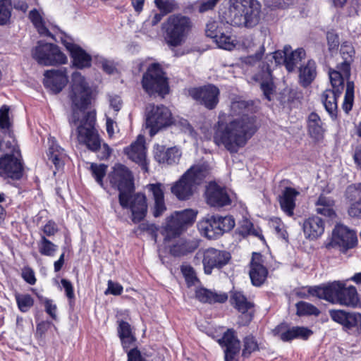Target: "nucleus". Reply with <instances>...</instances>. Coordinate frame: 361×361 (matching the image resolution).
<instances>
[{
    "label": "nucleus",
    "mask_w": 361,
    "mask_h": 361,
    "mask_svg": "<svg viewBox=\"0 0 361 361\" xmlns=\"http://www.w3.org/2000/svg\"><path fill=\"white\" fill-rule=\"evenodd\" d=\"M231 114L238 118L225 123L224 114H220L216 126L214 140L217 145H222L231 152H236L245 145L248 133V103L235 101L231 105Z\"/></svg>",
    "instance_id": "obj_1"
},
{
    "label": "nucleus",
    "mask_w": 361,
    "mask_h": 361,
    "mask_svg": "<svg viewBox=\"0 0 361 361\" xmlns=\"http://www.w3.org/2000/svg\"><path fill=\"white\" fill-rule=\"evenodd\" d=\"M308 293L320 300H324L331 304H340L354 307L359 299L357 289L353 286L345 287L341 281L322 283L308 287Z\"/></svg>",
    "instance_id": "obj_2"
},
{
    "label": "nucleus",
    "mask_w": 361,
    "mask_h": 361,
    "mask_svg": "<svg viewBox=\"0 0 361 361\" xmlns=\"http://www.w3.org/2000/svg\"><path fill=\"white\" fill-rule=\"evenodd\" d=\"M193 27L191 18L181 13L172 14L161 25L166 45L173 49L187 41Z\"/></svg>",
    "instance_id": "obj_3"
},
{
    "label": "nucleus",
    "mask_w": 361,
    "mask_h": 361,
    "mask_svg": "<svg viewBox=\"0 0 361 361\" xmlns=\"http://www.w3.org/2000/svg\"><path fill=\"white\" fill-rule=\"evenodd\" d=\"M71 87L69 96L72 102L73 114L69 122L77 125L80 113L87 109L90 103L91 90L85 78L77 71L72 74Z\"/></svg>",
    "instance_id": "obj_4"
},
{
    "label": "nucleus",
    "mask_w": 361,
    "mask_h": 361,
    "mask_svg": "<svg viewBox=\"0 0 361 361\" xmlns=\"http://www.w3.org/2000/svg\"><path fill=\"white\" fill-rule=\"evenodd\" d=\"M209 169L205 165H196L191 166L176 181L171 188V192L179 200H189L193 195L196 185L208 176Z\"/></svg>",
    "instance_id": "obj_5"
},
{
    "label": "nucleus",
    "mask_w": 361,
    "mask_h": 361,
    "mask_svg": "<svg viewBox=\"0 0 361 361\" xmlns=\"http://www.w3.org/2000/svg\"><path fill=\"white\" fill-rule=\"evenodd\" d=\"M96 113L94 111L87 112L77 127V139L92 152H97L100 148L102 139L95 128Z\"/></svg>",
    "instance_id": "obj_6"
},
{
    "label": "nucleus",
    "mask_w": 361,
    "mask_h": 361,
    "mask_svg": "<svg viewBox=\"0 0 361 361\" xmlns=\"http://www.w3.org/2000/svg\"><path fill=\"white\" fill-rule=\"evenodd\" d=\"M111 185L119 191L118 200L121 206H128L129 193L134 190L133 177L129 169L122 164H116L109 176Z\"/></svg>",
    "instance_id": "obj_7"
},
{
    "label": "nucleus",
    "mask_w": 361,
    "mask_h": 361,
    "mask_svg": "<svg viewBox=\"0 0 361 361\" xmlns=\"http://www.w3.org/2000/svg\"><path fill=\"white\" fill-rule=\"evenodd\" d=\"M197 212L191 209L176 212L166 219V224L162 227L161 233L164 241H169L178 236L188 226L195 220Z\"/></svg>",
    "instance_id": "obj_8"
},
{
    "label": "nucleus",
    "mask_w": 361,
    "mask_h": 361,
    "mask_svg": "<svg viewBox=\"0 0 361 361\" xmlns=\"http://www.w3.org/2000/svg\"><path fill=\"white\" fill-rule=\"evenodd\" d=\"M329 74L331 89H326L322 92L321 100L325 110L335 119L338 116V99L344 90L346 79L338 71H329Z\"/></svg>",
    "instance_id": "obj_9"
},
{
    "label": "nucleus",
    "mask_w": 361,
    "mask_h": 361,
    "mask_svg": "<svg viewBox=\"0 0 361 361\" xmlns=\"http://www.w3.org/2000/svg\"><path fill=\"white\" fill-rule=\"evenodd\" d=\"M235 226L231 216H208L197 224L200 233L208 239H215L230 231Z\"/></svg>",
    "instance_id": "obj_10"
},
{
    "label": "nucleus",
    "mask_w": 361,
    "mask_h": 361,
    "mask_svg": "<svg viewBox=\"0 0 361 361\" xmlns=\"http://www.w3.org/2000/svg\"><path fill=\"white\" fill-rule=\"evenodd\" d=\"M142 86L149 94L164 95L169 92L167 78L158 63H152L142 75Z\"/></svg>",
    "instance_id": "obj_11"
},
{
    "label": "nucleus",
    "mask_w": 361,
    "mask_h": 361,
    "mask_svg": "<svg viewBox=\"0 0 361 361\" xmlns=\"http://www.w3.org/2000/svg\"><path fill=\"white\" fill-rule=\"evenodd\" d=\"M228 6L219 10V18L233 26H246L248 22V0H228Z\"/></svg>",
    "instance_id": "obj_12"
},
{
    "label": "nucleus",
    "mask_w": 361,
    "mask_h": 361,
    "mask_svg": "<svg viewBox=\"0 0 361 361\" xmlns=\"http://www.w3.org/2000/svg\"><path fill=\"white\" fill-rule=\"evenodd\" d=\"M32 54L39 64L44 66L64 64L67 61L66 55L56 45L51 43L38 42Z\"/></svg>",
    "instance_id": "obj_13"
},
{
    "label": "nucleus",
    "mask_w": 361,
    "mask_h": 361,
    "mask_svg": "<svg viewBox=\"0 0 361 361\" xmlns=\"http://www.w3.org/2000/svg\"><path fill=\"white\" fill-rule=\"evenodd\" d=\"M171 123V114L167 107L164 105H149L147 108L145 125L149 129L151 136Z\"/></svg>",
    "instance_id": "obj_14"
},
{
    "label": "nucleus",
    "mask_w": 361,
    "mask_h": 361,
    "mask_svg": "<svg viewBox=\"0 0 361 361\" xmlns=\"http://www.w3.org/2000/svg\"><path fill=\"white\" fill-rule=\"evenodd\" d=\"M330 245L338 248L345 254L349 250L355 248L357 245L356 232L343 225H336L333 230Z\"/></svg>",
    "instance_id": "obj_15"
},
{
    "label": "nucleus",
    "mask_w": 361,
    "mask_h": 361,
    "mask_svg": "<svg viewBox=\"0 0 361 361\" xmlns=\"http://www.w3.org/2000/svg\"><path fill=\"white\" fill-rule=\"evenodd\" d=\"M219 94V88L211 84L189 90V94L193 99L209 110L217 106Z\"/></svg>",
    "instance_id": "obj_16"
},
{
    "label": "nucleus",
    "mask_w": 361,
    "mask_h": 361,
    "mask_svg": "<svg viewBox=\"0 0 361 361\" xmlns=\"http://www.w3.org/2000/svg\"><path fill=\"white\" fill-rule=\"evenodd\" d=\"M272 334L283 342H290L294 339L307 341L313 334V331L306 326L290 327L288 323L283 322L272 330Z\"/></svg>",
    "instance_id": "obj_17"
},
{
    "label": "nucleus",
    "mask_w": 361,
    "mask_h": 361,
    "mask_svg": "<svg viewBox=\"0 0 361 361\" xmlns=\"http://www.w3.org/2000/svg\"><path fill=\"white\" fill-rule=\"evenodd\" d=\"M22 156L2 154L0 157V177L19 180L23 176Z\"/></svg>",
    "instance_id": "obj_18"
},
{
    "label": "nucleus",
    "mask_w": 361,
    "mask_h": 361,
    "mask_svg": "<svg viewBox=\"0 0 361 361\" xmlns=\"http://www.w3.org/2000/svg\"><path fill=\"white\" fill-rule=\"evenodd\" d=\"M231 259L229 252L213 247L203 252L202 264L206 274H211L214 269H220L226 265Z\"/></svg>",
    "instance_id": "obj_19"
},
{
    "label": "nucleus",
    "mask_w": 361,
    "mask_h": 361,
    "mask_svg": "<svg viewBox=\"0 0 361 361\" xmlns=\"http://www.w3.org/2000/svg\"><path fill=\"white\" fill-rule=\"evenodd\" d=\"M340 54L343 61L338 63L336 69H330L329 71H338L344 79L349 80L351 75V65L354 61L355 51L352 43L345 41L341 43Z\"/></svg>",
    "instance_id": "obj_20"
},
{
    "label": "nucleus",
    "mask_w": 361,
    "mask_h": 361,
    "mask_svg": "<svg viewBox=\"0 0 361 361\" xmlns=\"http://www.w3.org/2000/svg\"><path fill=\"white\" fill-rule=\"evenodd\" d=\"M145 139L142 135L137 136V140L129 147L125 148L124 152L128 157L133 161L138 164L145 172L148 171L146 159Z\"/></svg>",
    "instance_id": "obj_21"
},
{
    "label": "nucleus",
    "mask_w": 361,
    "mask_h": 361,
    "mask_svg": "<svg viewBox=\"0 0 361 361\" xmlns=\"http://www.w3.org/2000/svg\"><path fill=\"white\" fill-rule=\"evenodd\" d=\"M44 75V86L55 94L60 92L68 82L66 70L63 68L47 71Z\"/></svg>",
    "instance_id": "obj_22"
},
{
    "label": "nucleus",
    "mask_w": 361,
    "mask_h": 361,
    "mask_svg": "<svg viewBox=\"0 0 361 361\" xmlns=\"http://www.w3.org/2000/svg\"><path fill=\"white\" fill-rule=\"evenodd\" d=\"M345 197L350 203L348 209V215L361 219V183L348 185L345 192Z\"/></svg>",
    "instance_id": "obj_23"
},
{
    "label": "nucleus",
    "mask_w": 361,
    "mask_h": 361,
    "mask_svg": "<svg viewBox=\"0 0 361 361\" xmlns=\"http://www.w3.org/2000/svg\"><path fill=\"white\" fill-rule=\"evenodd\" d=\"M302 228L306 239L315 240L324 234L325 221L321 217L312 215L304 219Z\"/></svg>",
    "instance_id": "obj_24"
},
{
    "label": "nucleus",
    "mask_w": 361,
    "mask_h": 361,
    "mask_svg": "<svg viewBox=\"0 0 361 361\" xmlns=\"http://www.w3.org/2000/svg\"><path fill=\"white\" fill-rule=\"evenodd\" d=\"M218 343L221 347L225 348V361H237L235 356L240 351V345L233 329H228L222 338L218 340Z\"/></svg>",
    "instance_id": "obj_25"
},
{
    "label": "nucleus",
    "mask_w": 361,
    "mask_h": 361,
    "mask_svg": "<svg viewBox=\"0 0 361 361\" xmlns=\"http://www.w3.org/2000/svg\"><path fill=\"white\" fill-rule=\"evenodd\" d=\"M206 198L207 203L212 207H224L231 203L225 188L216 183H210L207 187Z\"/></svg>",
    "instance_id": "obj_26"
},
{
    "label": "nucleus",
    "mask_w": 361,
    "mask_h": 361,
    "mask_svg": "<svg viewBox=\"0 0 361 361\" xmlns=\"http://www.w3.org/2000/svg\"><path fill=\"white\" fill-rule=\"evenodd\" d=\"M132 212V220L135 223L142 221L147 214V204L146 197L142 193H136L132 195L129 193L128 206Z\"/></svg>",
    "instance_id": "obj_27"
},
{
    "label": "nucleus",
    "mask_w": 361,
    "mask_h": 361,
    "mask_svg": "<svg viewBox=\"0 0 361 361\" xmlns=\"http://www.w3.org/2000/svg\"><path fill=\"white\" fill-rule=\"evenodd\" d=\"M300 192L294 188L287 186L278 197L281 209L288 216L294 214L296 207V198Z\"/></svg>",
    "instance_id": "obj_28"
},
{
    "label": "nucleus",
    "mask_w": 361,
    "mask_h": 361,
    "mask_svg": "<svg viewBox=\"0 0 361 361\" xmlns=\"http://www.w3.org/2000/svg\"><path fill=\"white\" fill-rule=\"evenodd\" d=\"M331 189L327 188L323 190V192L319 195L315 202L316 212L317 214L334 219L336 217V213L334 209L335 200L331 197H327L324 192L330 193Z\"/></svg>",
    "instance_id": "obj_29"
},
{
    "label": "nucleus",
    "mask_w": 361,
    "mask_h": 361,
    "mask_svg": "<svg viewBox=\"0 0 361 361\" xmlns=\"http://www.w3.org/2000/svg\"><path fill=\"white\" fill-rule=\"evenodd\" d=\"M317 66L314 60L308 59L298 67V82L302 87L310 86L317 75Z\"/></svg>",
    "instance_id": "obj_30"
},
{
    "label": "nucleus",
    "mask_w": 361,
    "mask_h": 361,
    "mask_svg": "<svg viewBox=\"0 0 361 361\" xmlns=\"http://www.w3.org/2000/svg\"><path fill=\"white\" fill-rule=\"evenodd\" d=\"M154 155L159 163L173 164L178 163L181 153L176 147L166 149L164 145H157L154 146Z\"/></svg>",
    "instance_id": "obj_31"
},
{
    "label": "nucleus",
    "mask_w": 361,
    "mask_h": 361,
    "mask_svg": "<svg viewBox=\"0 0 361 361\" xmlns=\"http://www.w3.org/2000/svg\"><path fill=\"white\" fill-rule=\"evenodd\" d=\"M63 43L67 50L70 52L75 66L78 68H83L91 66V56L82 49L78 45L68 42L66 40H64Z\"/></svg>",
    "instance_id": "obj_32"
},
{
    "label": "nucleus",
    "mask_w": 361,
    "mask_h": 361,
    "mask_svg": "<svg viewBox=\"0 0 361 361\" xmlns=\"http://www.w3.org/2000/svg\"><path fill=\"white\" fill-rule=\"evenodd\" d=\"M148 192L152 193L154 201L153 215L155 217L160 216L166 209L164 202V186L161 183H151L146 186Z\"/></svg>",
    "instance_id": "obj_33"
},
{
    "label": "nucleus",
    "mask_w": 361,
    "mask_h": 361,
    "mask_svg": "<svg viewBox=\"0 0 361 361\" xmlns=\"http://www.w3.org/2000/svg\"><path fill=\"white\" fill-rule=\"evenodd\" d=\"M199 247V240L179 238L169 247L170 254L174 257H181L194 252Z\"/></svg>",
    "instance_id": "obj_34"
},
{
    "label": "nucleus",
    "mask_w": 361,
    "mask_h": 361,
    "mask_svg": "<svg viewBox=\"0 0 361 361\" xmlns=\"http://www.w3.org/2000/svg\"><path fill=\"white\" fill-rule=\"evenodd\" d=\"M329 316L336 323L342 326V329L348 333L350 328L355 324L356 312H347L343 310H330Z\"/></svg>",
    "instance_id": "obj_35"
},
{
    "label": "nucleus",
    "mask_w": 361,
    "mask_h": 361,
    "mask_svg": "<svg viewBox=\"0 0 361 361\" xmlns=\"http://www.w3.org/2000/svg\"><path fill=\"white\" fill-rule=\"evenodd\" d=\"M196 298L204 303H224L228 300V295L226 293L212 291L211 290L200 288L195 292Z\"/></svg>",
    "instance_id": "obj_36"
},
{
    "label": "nucleus",
    "mask_w": 361,
    "mask_h": 361,
    "mask_svg": "<svg viewBox=\"0 0 361 361\" xmlns=\"http://www.w3.org/2000/svg\"><path fill=\"white\" fill-rule=\"evenodd\" d=\"M3 138L0 140V151L3 154H11L21 157V152L13 132L1 133Z\"/></svg>",
    "instance_id": "obj_37"
},
{
    "label": "nucleus",
    "mask_w": 361,
    "mask_h": 361,
    "mask_svg": "<svg viewBox=\"0 0 361 361\" xmlns=\"http://www.w3.org/2000/svg\"><path fill=\"white\" fill-rule=\"evenodd\" d=\"M307 130L310 136L314 140L319 141L324 138L325 130L319 116L315 112H312L308 116Z\"/></svg>",
    "instance_id": "obj_38"
},
{
    "label": "nucleus",
    "mask_w": 361,
    "mask_h": 361,
    "mask_svg": "<svg viewBox=\"0 0 361 361\" xmlns=\"http://www.w3.org/2000/svg\"><path fill=\"white\" fill-rule=\"evenodd\" d=\"M306 57V51L304 48H298L289 54H286L284 61V66L288 73H292L295 70L298 62L302 61Z\"/></svg>",
    "instance_id": "obj_39"
},
{
    "label": "nucleus",
    "mask_w": 361,
    "mask_h": 361,
    "mask_svg": "<svg viewBox=\"0 0 361 361\" xmlns=\"http://www.w3.org/2000/svg\"><path fill=\"white\" fill-rule=\"evenodd\" d=\"M230 302L231 305L242 314L248 311V301L246 296L240 291L231 292Z\"/></svg>",
    "instance_id": "obj_40"
},
{
    "label": "nucleus",
    "mask_w": 361,
    "mask_h": 361,
    "mask_svg": "<svg viewBox=\"0 0 361 361\" xmlns=\"http://www.w3.org/2000/svg\"><path fill=\"white\" fill-rule=\"evenodd\" d=\"M47 156L49 160L55 166L56 169H59L63 166V158L64 156L63 149L54 141L51 142L49 147Z\"/></svg>",
    "instance_id": "obj_41"
},
{
    "label": "nucleus",
    "mask_w": 361,
    "mask_h": 361,
    "mask_svg": "<svg viewBox=\"0 0 361 361\" xmlns=\"http://www.w3.org/2000/svg\"><path fill=\"white\" fill-rule=\"evenodd\" d=\"M268 269L266 267L250 269V279L253 286H262L268 276Z\"/></svg>",
    "instance_id": "obj_42"
},
{
    "label": "nucleus",
    "mask_w": 361,
    "mask_h": 361,
    "mask_svg": "<svg viewBox=\"0 0 361 361\" xmlns=\"http://www.w3.org/2000/svg\"><path fill=\"white\" fill-rule=\"evenodd\" d=\"M296 314L299 317L304 316H315L318 317L321 312L313 304L305 302L299 301L295 304Z\"/></svg>",
    "instance_id": "obj_43"
},
{
    "label": "nucleus",
    "mask_w": 361,
    "mask_h": 361,
    "mask_svg": "<svg viewBox=\"0 0 361 361\" xmlns=\"http://www.w3.org/2000/svg\"><path fill=\"white\" fill-rule=\"evenodd\" d=\"M29 18L30 19L31 22L33 23L34 26L41 35L54 38V36L51 35L49 30L45 27L42 16L36 9H34L30 12Z\"/></svg>",
    "instance_id": "obj_44"
},
{
    "label": "nucleus",
    "mask_w": 361,
    "mask_h": 361,
    "mask_svg": "<svg viewBox=\"0 0 361 361\" xmlns=\"http://www.w3.org/2000/svg\"><path fill=\"white\" fill-rule=\"evenodd\" d=\"M346 90L342 104V109L346 114L352 110L354 104V82L346 80Z\"/></svg>",
    "instance_id": "obj_45"
},
{
    "label": "nucleus",
    "mask_w": 361,
    "mask_h": 361,
    "mask_svg": "<svg viewBox=\"0 0 361 361\" xmlns=\"http://www.w3.org/2000/svg\"><path fill=\"white\" fill-rule=\"evenodd\" d=\"M262 14L261 4L257 0H250V27L259 24Z\"/></svg>",
    "instance_id": "obj_46"
},
{
    "label": "nucleus",
    "mask_w": 361,
    "mask_h": 361,
    "mask_svg": "<svg viewBox=\"0 0 361 361\" xmlns=\"http://www.w3.org/2000/svg\"><path fill=\"white\" fill-rule=\"evenodd\" d=\"M37 245L39 253L44 256H54L58 248L56 245L48 240L44 235L41 236Z\"/></svg>",
    "instance_id": "obj_47"
},
{
    "label": "nucleus",
    "mask_w": 361,
    "mask_h": 361,
    "mask_svg": "<svg viewBox=\"0 0 361 361\" xmlns=\"http://www.w3.org/2000/svg\"><path fill=\"white\" fill-rule=\"evenodd\" d=\"M9 107L6 105H3L0 108V137L1 133L13 132L11 130V123L9 118Z\"/></svg>",
    "instance_id": "obj_48"
},
{
    "label": "nucleus",
    "mask_w": 361,
    "mask_h": 361,
    "mask_svg": "<svg viewBox=\"0 0 361 361\" xmlns=\"http://www.w3.org/2000/svg\"><path fill=\"white\" fill-rule=\"evenodd\" d=\"M11 11V0H0V25H6L10 21Z\"/></svg>",
    "instance_id": "obj_49"
},
{
    "label": "nucleus",
    "mask_w": 361,
    "mask_h": 361,
    "mask_svg": "<svg viewBox=\"0 0 361 361\" xmlns=\"http://www.w3.org/2000/svg\"><path fill=\"white\" fill-rule=\"evenodd\" d=\"M16 300L19 310L23 312H27L34 304V300L29 294L16 293Z\"/></svg>",
    "instance_id": "obj_50"
},
{
    "label": "nucleus",
    "mask_w": 361,
    "mask_h": 361,
    "mask_svg": "<svg viewBox=\"0 0 361 361\" xmlns=\"http://www.w3.org/2000/svg\"><path fill=\"white\" fill-rule=\"evenodd\" d=\"M223 22L210 21L206 25V35L208 37L213 39L214 41L221 33L223 30Z\"/></svg>",
    "instance_id": "obj_51"
},
{
    "label": "nucleus",
    "mask_w": 361,
    "mask_h": 361,
    "mask_svg": "<svg viewBox=\"0 0 361 361\" xmlns=\"http://www.w3.org/2000/svg\"><path fill=\"white\" fill-rule=\"evenodd\" d=\"M156 6L164 13L167 14L179 9V4L176 0H154Z\"/></svg>",
    "instance_id": "obj_52"
},
{
    "label": "nucleus",
    "mask_w": 361,
    "mask_h": 361,
    "mask_svg": "<svg viewBox=\"0 0 361 361\" xmlns=\"http://www.w3.org/2000/svg\"><path fill=\"white\" fill-rule=\"evenodd\" d=\"M90 171L93 177L95 178L96 181L101 185L103 186V178L106 175L107 166L104 164H94L92 163L90 165Z\"/></svg>",
    "instance_id": "obj_53"
},
{
    "label": "nucleus",
    "mask_w": 361,
    "mask_h": 361,
    "mask_svg": "<svg viewBox=\"0 0 361 361\" xmlns=\"http://www.w3.org/2000/svg\"><path fill=\"white\" fill-rule=\"evenodd\" d=\"M326 38L328 45V50L330 53L337 51L340 44L339 36L334 29L329 30L326 33Z\"/></svg>",
    "instance_id": "obj_54"
},
{
    "label": "nucleus",
    "mask_w": 361,
    "mask_h": 361,
    "mask_svg": "<svg viewBox=\"0 0 361 361\" xmlns=\"http://www.w3.org/2000/svg\"><path fill=\"white\" fill-rule=\"evenodd\" d=\"M219 48L232 50L235 47L234 40L231 38V35L226 34L224 32L221 33L214 41Z\"/></svg>",
    "instance_id": "obj_55"
},
{
    "label": "nucleus",
    "mask_w": 361,
    "mask_h": 361,
    "mask_svg": "<svg viewBox=\"0 0 361 361\" xmlns=\"http://www.w3.org/2000/svg\"><path fill=\"white\" fill-rule=\"evenodd\" d=\"M275 85L271 79L262 80L260 82V89L264 98L269 102L272 100V95L275 92Z\"/></svg>",
    "instance_id": "obj_56"
},
{
    "label": "nucleus",
    "mask_w": 361,
    "mask_h": 361,
    "mask_svg": "<svg viewBox=\"0 0 361 361\" xmlns=\"http://www.w3.org/2000/svg\"><path fill=\"white\" fill-rule=\"evenodd\" d=\"M180 269L188 286L195 285L198 279L194 269L190 265H182Z\"/></svg>",
    "instance_id": "obj_57"
},
{
    "label": "nucleus",
    "mask_w": 361,
    "mask_h": 361,
    "mask_svg": "<svg viewBox=\"0 0 361 361\" xmlns=\"http://www.w3.org/2000/svg\"><path fill=\"white\" fill-rule=\"evenodd\" d=\"M272 226L275 230L276 233L282 239L288 240V234L286 230L283 228V223L279 218H273L271 219Z\"/></svg>",
    "instance_id": "obj_58"
},
{
    "label": "nucleus",
    "mask_w": 361,
    "mask_h": 361,
    "mask_svg": "<svg viewBox=\"0 0 361 361\" xmlns=\"http://www.w3.org/2000/svg\"><path fill=\"white\" fill-rule=\"evenodd\" d=\"M264 257L259 252L252 253L251 261L250 262V268L264 267Z\"/></svg>",
    "instance_id": "obj_59"
},
{
    "label": "nucleus",
    "mask_w": 361,
    "mask_h": 361,
    "mask_svg": "<svg viewBox=\"0 0 361 361\" xmlns=\"http://www.w3.org/2000/svg\"><path fill=\"white\" fill-rule=\"evenodd\" d=\"M265 4L272 9H285L292 3V0H264Z\"/></svg>",
    "instance_id": "obj_60"
},
{
    "label": "nucleus",
    "mask_w": 361,
    "mask_h": 361,
    "mask_svg": "<svg viewBox=\"0 0 361 361\" xmlns=\"http://www.w3.org/2000/svg\"><path fill=\"white\" fill-rule=\"evenodd\" d=\"M174 125L177 126V128H178L182 132L193 136L195 133L194 130L187 120L181 118L176 121Z\"/></svg>",
    "instance_id": "obj_61"
},
{
    "label": "nucleus",
    "mask_w": 361,
    "mask_h": 361,
    "mask_svg": "<svg viewBox=\"0 0 361 361\" xmlns=\"http://www.w3.org/2000/svg\"><path fill=\"white\" fill-rule=\"evenodd\" d=\"M355 318L357 321L353 326L350 328L347 334L355 337H361V314L357 313Z\"/></svg>",
    "instance_id": "obj_62"
},
{
    "label": "nucleus",
    "mask_w": 361,
    "mask_h": 361,
    "mask_svg": "<svg viewBox=\"0 0 361 361\" xmlns=\"http://www.w3.org/2000/svg\"><path fill=\"white\" fill-rule=\"evenodd\" d=\"M219 1V0H202L198 3V11L204 13L212 10Z\"/></svg>",
    "instance_id": "obj_63"
},
{
    "label": "nucleus",
    "mask_w": 361,
    "mask_h": 361,
    "mask_svg": "<svg viewBox=\"0 0 361 361\" xmlns=\"http://www.w3.org/2000/svg\"><path fill=\"white\" fill-rule=\"evenodd\" d=\"M127 355V361H146L145 358L142 357L140 351L137 348H133L128 350Z\"/></svg>",
    "instance_id": "obj_64"
}]
</instances>
